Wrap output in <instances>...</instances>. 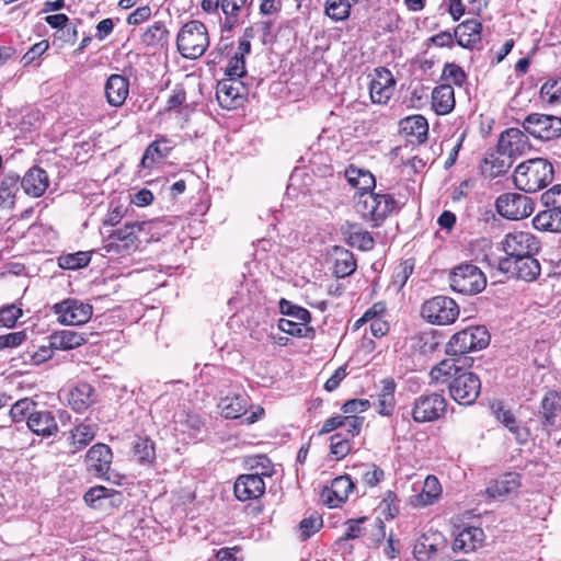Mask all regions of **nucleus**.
Returning a JSON list of instances; mask_svg holds the SVG:
<instances>
[{"label": "nucleus", "instance_id": "obj_62", "mask_svg": "<svg viewBox=\"0 0 561 561\" xmlns=\"http://www.w3.org/2000/svg\"><path fill=\"white\" fill-rule=\"evenodd\" d=\"M252 37L253 30L251 27L245 28L243 36L239 38L238 48L234 53L236 56L244 59L245 55L250 54Z\"/></svg>", "mask_w": 561, "mask_h": 561}, {"label": "nucleus", "instance_id": "obj_39", "mask_svg": "<svg viewBox=\"0 0 561 561\" xmlns=\"http://www.w3.org/2000/svg\"><path fill=\"white\" fill-rule=\"evenodd\" d=\"M381 390L378 396V412L381 415H390L394 409L396 383L392 379L381 381Z\"/></svg>", "mask_w": 561, "mask_h": 561}, {"label": "nucleus", "instance_id": "obj_21", "mask_svg": "<svg viewBox=\"0 0 561 561\" xmlns=\"http://www.w3.org/2000/svg\"><path fill=\"white\" fill-rule=\"evenodd\" d=\"M527 146V137L520 129L508 128L502 133L499 139L497 153L515 158L520 156L526 150Z\"/></svg>", "mask_w": 561, "mask_h": 561}, {"label": "nucleus", "instance_id": "obj_54", "mask_svg": "<svg viewBox=\"0 0 561 561\" xmlns=\"http://www.w3.org/2000/svg\"><path fill=\"white\" fill-rule=\"evenodd\" d=\"M370 408L367 399H351L342 405L343 415H358Z\"/></svg>", "mask_w": 561, "mask_h": 561}, {"label": "nucleus", "instance_id": "obj_18", "mask_svg": "<svg viewBox=\"0 0 561 561\" xmlns=\"http://www.w3.org/2000/svg\"><path fill=\"white\" fill-rule=\"evenodd\" d=\"M244 87L238 80L222 79L218 82L216 98L219 105L226 110H233L242 105Z\"/></svg>", "mask_w": 561, "mask_h": 561}, {"label": "nucleus", "instance_id": "obj_52", "mask_svg": "<svg viewBox=\"0 0 561 561\" xmlns=\"http://www.w3.org/2000/svg\"><path fill=\"white\" fill-rule=\"evenodd\" d=\"M245 60L233 55L226 67L227 79L238 80L245 75Z\"/></svg>", "mask_w": 561, "mask_h": 561}, {"label": "nucleus", "instance_id": "obj_64", "mask_svg": "<svg viewBox=\"0 0 561 561\" xmlns=\"http://www.w3.org/2000/svg\"><path fill=\"white\" fill-rule=\"evenodd\" d=\"M151 15V9L148 5L139 7L131 12L127 18V23L130 25H138L147 21Z\"/></svg>", "mask_w": 561, "mask_h": 561}, {"label": "nucleus", "instance_id": "obj_16", "mask_svg": "<svg viewBox=\"0 0 561 561\" xmlns=\"http://www.w3.org/2000/svg\"><path fill=\"white\" fill-rule=\"evenodd\" d=\"M113 454L105 444L93 445L85 455V466L89 472L101 479L108 480L107 473L112 465Z\"/></svg>", "mask_w": 561, "mask_h": 561}, {"label": "nucleus", "instance_id": "obj_24", "mask_svg": "<svg viewBox=\"0 0 561 561\" xmlns=\"http://www.w3.org/2000/svg\"><path fill=\"white\" fill-rule=\"evenodd\" d=\"M536 254H528L523 257H517L512 260L511 270H506L511 272L512 275L518 279H523L526 282H533L540 275V264L537 259H535Z\"/></svg>", "mask_w": 561, "mask_h": 561}, {"label": "nucleus", "instance_id": "obj_23", "mask_svg": "<svg viewBox=\"0 0 561 561\" xmlns=\"http://www.w3.org/2000/svg\"><path fill=\"white\" fill-rule=\"evenodd\" d=\"M49 185L47 172L38 167L31 168L21 180L24 192L33 197L42 196Z\"/></svg>", "mask_w": 561, "mask_h": 561}, {"label": "nucleus", "instance_id": "obj_53", "mask_svg": "<svg viewBox=\"0 0 561 561\" xmlns=\"http://www.w3.org/2000/svg\"><path fill=\"white\" fill-rule=\"evenodd\" d=\"M350 451L351 444L348 439L343 438L340 434L331 436V454L334 455L336 459L344 458Z\"/></svg>", "mask_w": 561, "mask_h": 561}, {"label": "nucleus", "instance_id": "obj_7", "mask_svg": "<svg viewBox=\"0 0 561 561\" xmlns=\"http://www.w3.org/2000/svg\"><path fill=\"white\" fill-rule=\"evenodd\" d=\"M396 206L397 202L389 194L362 192L355 207L364 219L373 221L374 226H378L394 210Z\"/></svg>", "mask_w": 561, "mask_h": 561}, {"label": "nucleus", "instance_id": "obj_12", "mask_svg": "<svg viewBox=\"0 0 561 561\" xmlns=\"http://www.w3.org/2000/svg\"><path fill=\"white\" fill-rule=\"evenodd\" d=\"M495 207L502 217L518 220L533 214L534 202L519 193H505L496 198Z\"/></svg>", "mask_w": 561, "mask_h": 561}, {"label": "nucleus", "instance_id": "obj_46", "mask_svg": "<svg viewBox=\"0 0 561 561\" xmlns=\"http://www.w3.org/2000/svg\"><path fill=\"white\" fill-rule=\"evenodd\" d=\"M540 94L543 100L554 104L561 101V78L549 79L541 87Z\"/></svg>", "mask_w": 561, "mask_h": 561}, {"label": "nucleus", "instance_id": "obj_50", "mask_svg": "<svg viewBox=\"0 0 561 561\" xmlns=\"http://www.w3.org/2000/svg\"><path fill=\"white\" fill-rule=\"evenodd\" d=\"M89 262L90 255L88 252H77L64 256L60 266L64 268L76 270L87 266Z\"/></svg>", "mask_w": 561, "mask_h": 561}, {"label": "nucleus", "instance_id": "obj_3", "mask_svg": "<svg viewBox=\"0 0 561 561\" xmlns=\"http://www.w3.org/2000/svg\"><path fill=\"white\" fill-rule=\"evenodd\" d=\"M208 46V31L201 21H188L180 28L176 36V47L184 58L197 59L205 54Z\"/></svg>", "mask_w": 561, "mask_h": 561}, {"label": "nucleus", "instance_id": "obj_47", "mask_svg": "<svg viewBox=\"0 0 561 561\" xmlns=\"http://www.w3.org/2000/svg\"><path fill=\"white\" fill-rule=\"evenodd\" d=\"M440 484L438 479L434 476H427L424 480L421 496L424 499V504H432L440 494Z\"/></svg>", "mask_w": 561, "mask_h": 561}, {"label": "nucleus", "instance_id": "obj_59", "mask_svg": "<svg viewBox=\"0 0 561 561\" xmlns=\"http://www.w3.org/2000/svg\"><path fill=\"white\" fill-rule=\"evenodd\" d=\"M541 202L547 207L561 209V185H554L541 195Z\"/></svg>", "mask_w": 561, "mask_h": 561}, {"label": "nucleus", "instance_id": "obj_43", "mask_svg": "<svg viewBox=\"0 0 561 561\" xmlns=\"http://www.w3.org/2000/svg\"><path fill=\"white\" fill-rule=\"evenodd\" d=\"M36 411V403L28 399L24 398L16 401L10 409V416L13 422L18 423L23 421L24 419L28 420V415Z\"/></svg>", "mask_w": 561, "mask_h": 561}, {"label": "nucleus", "instance_id": "obj_55", "mask_svg": "<svg viewBox=\"0 0 561 561\" xmlns=\"http://www.w3.org/2000/svg\"><path fill=\"white\" fill-rule=\"evenodd\" d=\"M248 0H227L225 7L226 24L232 27L237 23V18L241 9L245 5Z\"/></svg>", "mask_w": 561, "mask_h": 561}, {"label": "nucleus", "instance_id": "obj_44", "mask_svg": "<svg viewBox=\"0 0 561 561\" xmlns=\"http://www.w3.org/2000/svg\"><path fill=\"white\" fill-rule=\"evenodd\" d=\"M351 5L342 0H327L325 14L333 21H343L350 16Z\"/></svg>", "mask_w": 561, "mask_h": 561}, {"label": "nucleus", "instance_id": "obj_10", "mask_svg": "<svg viewBox=\"0 0 561 561\" xmlns=\"http://www.w3.org/2000/svg\"><path fill=\"white\" fill-rule=\"evenodd\" d=\"M51 310L58 317V322L64 325L84 324L90 320L93 313L91 305L73 298H68L55 304Z\"/></svg>", "mask_w": 561, "mask_h": 561}, {"label": "nucleus", "instance_id": "obj_37", "mask_svg": "<svg viewBox=\"0 0 561 561\" xmlns=\"http://www.w3.org/2000/svg\"><path fill=\"white\" fill-rule=\"evenodd\" d=\"M248 398L241 394L227 396L220 400L219 409L226 419H237L247 412Z\"/></svg>", "mask_w": 561, "mask_h": 561}, {"label": "nucleus", "instance_id": "obj_15", "mask_svg": "<svg viewBox=\"0 0 561 561\" xmlns=\"http://www.w3.org/2000/svg\"><path fill=\"white\" fill-rule=\"evenodd\" d=\"M396 80L391 71L385 67L375 69L369 84V94L373 103L386 104L394 92Z\"/></svg>", "mask_w": 561, "mask_h": 561}, {"label": "nucleus", "instance_id": "obj_51", "mask_svg": "<svg viewBox=\"0 0 561 561\" xmlns=\"http://www.w3.org/2000/svg\"><path fill=\"white\" fill-rule=\"evenodd\" d=\"M322 518L318 514H312L311 516L304 518L299 524L302 538L307 539L311 535L316 534L322 527Z\"/></svg>", "mask_w": 561, "mask_h": 561}, {"label": "nucleus", "instance_id": "obj_33", "mask_svg": "<svg viewBox=\"0 0 561 561\" xmlns=\"http://www.w3.org/2000/svg\"><path fill=\"white\" fill-rule=\"evenodd\" d=\"M20 190V175L13 172L2 176L0 182V207L12 208Z\"/></svg>", "mask_w": 561, "mask_h": 561}, {"label": "nucleus", "instance_id": "obj_28", "mask_svg": "<svg viewBox=\"0 0 561 561\" xmlns=\"http://www.w3.org/2000/svg\"><path fill=\"white\" fill-rule=\"evenodd\" d=\"M455 37L459 46L473 48L481 39V23L477 20H467L455 30Z\"/></svg>", "mask_w": 561, "mask_h": 561}, {"label": "nucleus", "instance_id": "obj_61", "mask_svg": "<svg viewBox=\"0 0 561 561\" xmlns=\"http://www.w3.org/2000/svg\"><path fill=\"white\" fill-rule=\"evenodd\" d=\"M350 238L352 243L362 250H370L375 243L374 238L367 231L353 232Z\"/></svg>", "mask_w": 561, "mask_h": 561}, {"label": "nucleus", "instance_id": "obj_63", "mask_svg": "<svg viewBox=\"0 0 561 561\" xmlns=\"http://www.w3.org/2000/svg\"><path fill=\"white\" fill-rule=\"evenodd\" d=\"M53 350H55L50 344L47 346H41L37 351L30 353V362L33 365H39L42 363H45L46 360L50 359L53 356Z\"/></svg>", "mask_w": 561, "mask_h": 561}, {"label": "nucleus", "instance_id": "obj_58", "mask_svg": "<svg viewBox=\"0 0 561 561\" xmlns=\"http://www.w3.org/2000/svg\"><path fill=\"white\" fill-rule=\"evenodd\" d=\"M25 340L26 333L24 331L0 335V350L20 346Z\"/></svg>", "mask_w": 561, "mask_h": 561}, {"label": "nucleus", "instance_id": "obj_20", "mask_svg": "<svg viewBox=\"0 0 561 561\" xmlns=\"http://www.w3.org/2000/svg\"><path fill=\"white\" fill-rule=\"evenodd\" d=\"M354 483L348 476H340L332 480L331 485L321 492L323 503L330 507H339L353 491Z\"/></svg>", "mask_w": 561, "mask_h": 561}, {"label": "nucleus", "instance_id": "obj_56", "mask_svg": "<svg viewBox=\"0 0 561 561\" xmlns=\"http://www.w3.org/2000/svg\"><path fill=\"white\" fill-rule=\"evenodd\" d=\"M442 78L451 81L456 85H461L466 79V75L459 66L446 64L443 69Z\"/></svg>", "mask_w": 561, "mask_h": 561}, {"label": "nucleus", "instance_id": "obj_45", "mask_svg": "<svg viewBox=\"0 0 561 561\" xmlns=\"http://www.w3.org/2000/svg\"><path fill=\"white\" fill-rule=\"evenodd\" d=\"M118 494L114 490L107 489L102 485L93 486L87 491L84 494V501L93 506V507H100L102 505V501L105 499H108L113 495Z\"/></svg>", "mask_w": 561, "mask_h": 561}, {"label": "nucleus", "instance_id": "obj_25", "mask_svg": "<svg viewBox=\"0 0 561 561\" xmlns=\"http://www.w3.org/2000/svg\"><path fill=\"white\" fill-rule=\"evenodd\" d=\"M27 427L36 435L50 436L57 433V422L49 411L39 410L28 415Z\"/></svg>", "mask_w": 561, "mask_h": 561}, {"label": "nucleus", "instance_id": "obj_13", "mask_svg": "<svg viewBox=\"0 0 561 561\" xmlns=\"http://www.w3.org/2000/svg\"><path fill=\"white\" fill-rule=\"evenodd\" d=\"M522 126L538 139L550 140L561 136V118L557 116L533 113L525 117Z\"/></svg>", "mask_w": 561, "mask_h": 561}, {"label": "nucleus", "instance_id": "obj_27", "mask_svg": "<svg viewBox=\"0 0 561 561\" xmlns=\"http://www.w3.org/2000/svg\"><path fill=\"white\" fill-rule=\"evenodd\" d=\"M98 425L90 422H81L70 431V453L76 454L85 448L95 437Z\"/></svg>", "mask_w": 561, "mask_h": 561}, {"label": "nucleus", "instance_id": "obj_38", "mask_svg": "<svg viewBox=\"0 0 561 561\" xmlns=\"http://www.w3.org/2000/svg\"><path fill=\"white\" fill-rule=\"evenodd\" d=\"M172 147L169 145L167 138H160L151 142L141 158V165L144 168H151L158 160L165 158L171 151Z\"/></svg>", "mask_w": 561, "mask_h": 561}, {"label": "nucleus", "instance_id": "obj_8", "mask_svg": "<svg viewBox=\"0 0 561 561\" xmlns=\"http://www.w3.org/2000/svg\"><path fill=\"white\" fill-rule=\"evenodd\" d=\"M421 316L432 324L446 325L456 321L459 307L450 297L435 296L422 305Z\"/></svg>", "mask_w": 561, "mask_h": 561}, {"label": "nucleus", "instance_id": "obj_19", "mask_svg": "<svg viewBox=\"0 0 561 561\" xmlns=\"http://www.w3.org/2000/svg\"><path fill=\"white\" fill-rule=\"evenodd\" d=\"M234 495L239 501L256 500L265 492V483L259 473L242 474L234 482Z\"/></svg>", "mask_w": 561, "mask_h": 561}, {"label": "nucleus", "instance_id": "obj_57", "mask_svg": "<svg viewBox=\"0 0 561 561\" xmlns=\"http://www.w3.org/2000/svg\"><path fill=\"white\" fill-rule=\"evenodd\" d=\"M364 420V416L360 415H342V427L352 437L357 436L362 431Z\"/></svg>", "mask_w": 561, "mask_h": 561}, {"label": "nucleus", "instance_id": "obj_29", "mask_svg": "<svg viewBox=\"0 0 561 561\" xmlns=\"http://www.w3.org/2000/svg\"><path fill=\"white\" fill-rule=\"evenodd\" d=\"M129 92L128 80L121 75H112L105 84V95L112 106H121Z\"/></svg>", "mask_w": 561, "mask_h": 561}, {"label": "nucleus", "instance_id": "obj_2", "mask_svg": "<svg viewBox=\"0 0 561 561\" xmlns=\"http://www.w3.org/2000/svg\"><path fill=\"white\" fill-rule=\"evenodd\" d=\"M553 179V167L543 158H534L517 165L514 184L524 192L533 193L546 187Z\"/></svg>", "mask_w": 561, "mask_h": 561}, {"label": "nucleus", "instance_id": "obj_42", "mask_svg": "<svg viewBox=\"0 0 561 561\" xmlns=\"http://www.w3.org/2000/svg\"><path fill=\"white\" fill-rule=\"evenodd\" d=\"M134 457L140 463H150L156 458L154 444L149 438H139L134 445Z\"/></svg>", "mask_w": 561, "mask_h": 561}, {"label": "nucleus", "instance_id": "obj_14", "mask_svg": "<svg viewBox=\"0 0 561 561\" xmlns=\"http://www.w3.org/2000/svg\"><path fill=\"white\" fill-rule=\"evenodd\" d=\"M141 230V224L130 222L124 227L113 230L104 240L103 249L107 253L123 254L136 248L138 240L137 231Z\"/></svg>", "mask_w": 561, "mask_h": 561}, {"label": "nucleus", "instance_id": "obj_60", "mask_svg": "<svg viewBox=\"0 0 561 561\" xmlns=\"http://www.w3.org/2000/svg\"><path fill=\"white\" fill-rule=\"evenodd\" d=\"M49 47L47 41H41L34 44L22 57L24 66L31 65L35 59L41 57Z\"/></svg>", "mask_w": 561, "mask_h": 561}, {"label": "nucleus", "instance_id": "obj_1", "mask_svg": "<svg viewBox=\"0 0 561 561\" xmlns=\"http://www.w3.org/2000/svg\"><path fill=\"white\" fill-rule=\"evenodd\" d=\"M457 358H445L435 365L431 371V381L435 385L448 383L450 397L459 404L471 405L481 391L480 378L456 363Z\"/></svg>", "mask_w": 561, "mask_h": 561}, {"label": "nucleus", "instance_id": "obj_22", "mask_svg": "<svg viewBox=\"0 0 561 561\" xmlns=\"http://www.w3.org/2000/svg\"><path fill=\"white\" fill-rule=\"evenodd\" d=\"M485 535L483 529L479 527H466L458 533L454 542L453 550L455 552L469 553L482 547Z\"/></svg>", "mask_w": 561, "mask_h": 561}, {"label": "nucleus", "instance_id": "obj_26", "mask_svg": "<svg viewBox=\"0 0 561 561\" xmlns=\"http://www.w3.org/2000/svg\"><path fill=\"white\" fill-rule=\"evenodd\" d=\"M520 485V477L516 472H507L492 481L486 488V493L493 499H503L517 491Z\"/></svg>", "mask_w": 561, "mask_h": 561}, {"label": "nucleus", "instance_id": "obj_40", "mask_svg": "<svg viewBox=\"0 0 561 561\" xmlns=\"http://www.w3.org/2000/svg\"><path fill=\"white\" fill-rule=\"evenodd\" d=\"M356 268L353 253L345 249L335 250L334 273L337 277H346Z\"/></svg>", "mask_w": 561, "mask_h": 561}, {"label": "nucleus", "instance_id": "obj_11", "mask_svg": "<svg viewBox=\"0 0 561 561\" xmlns=\"http://www.w3.org/2000/svg\"><path fill=\"white\" fill-rule=\"evenodd\" d=\"M446 409L447 401L443 394H423L413 403L412 417L416 423L434 422L445 414Z\"/></svg>", "mask_w": 561, "mask_h": 561}, {"label": "nucleus", "instance_id": "obj_48", "mask_svg": "<svg viewBox=\"0 0 561 561\" xmlns=\"http://www.w3.org/2000/svg\"><path fill=\"white\" fill-rule=\"evenodd\" d=\"M167 35L168 31L163 23L156 22L142 34V42L148 46L156 45L157 43L163 41Z\"/></svg>", "mask_w": 561, "mask_h": 561}, {"label": "nucleus", "instance_id": "obj_34", "mask_svg": "<svg viewBox=\"0 0 561 561\" xmlns=\"http://www.w3.org/2000/svg\"><path fill=\"white\" fill-rule=\"evenodd\" d=\"M400 130L407 136L415 137L422 144L427 139L428 123L422 115L408 116L400 121Z\"/></svg>", "mask_w": 561, "mask_h": 561}, {"label": "nucleus", "instance_id": "obj_6", "mask_svg": "<svg viewBox=\"0 0 561 561\" xmlns=\"http://www.w3.org/2000/svg\"><path fill=\"white\" fill-rule=\"evenodd\" d=\"M279 311L282 314L290 318L278 320V329L282 332L298 337H314V329L309 327L311 314L306 308L296 306L283 298L279 300Z\"/></svg>", "mask_w": 561, "mask_h": 561}, {"label": "nucleus", "instance_id": "obj_49", "mask_svg": "<svg viewBox=\"0 0 561 561\" xmlns=\"http://www.w3.org/2000/svg\"><path fill=\"white\" fill-rule=\"evenodd\" d=\"M22 314V310L15 305L3 307L0 310V327L13 328Z\"/></svg>", "mask_w": 561, "mask_h": 561}, {"label": "nucleus", "instance_id": "obj_35", "mask_svg": "<svg viewBox=\"0 0 561 561\" xmlns=\"http://www.w3.org/2000/svg\"><path fill=\"white\" fill-rule=\"evenodd\" d=\"M534 227L540 231L561 232V209L548 207L538 213L533 219Z\"/></svg>", "mask_w": 561, "mask_h": 561}, {"label": "nucleus", "instance_id": "obj_30", "mask_svg": "<svg viewBox=\"0 0 561 561\" xmlns=\"http://www.w3.org/2000/svg\"><path fill=\"white\" fill-rule=\"evenodd\" d=\"M432 106L436 114H449L455 107V92L449 83L434 88L432 92Z\"/></svg>", "mask_w": 561, "mask_h": 561}, {"label": "nucleus", "instance_id": "obj_9", "mask_svg": "<svg viewBox=\"0 0 561 561\" xmlns=\"http://www.w3.org/2000/svg\"><path fill=\"white\" fill-rule=\"evenodd\" d=\"M453 290L463 295H474L484 289L486 279L476 265L461 264L455 267L449 276Z\"/></svg>", "mask_w": 561, "mask_h": 561}, {"label": "nucleus", "instance_id": "obj_31", "mask_svg": "<svg viewBox=\"0 0 561 561\" xmlns=\"http://www.w3.org/2000/svg\"><path fill=\"white\" fill-rule=\"evenodd\" d=\"M50 345L55 350L68 351L77 348L87 343L88 339L84 333H79L73 330H60L51 333Z\"/></svg>", "mask_w": 561, "mask_h": 561}, {"label": "nucleus", "instance_id": "obj_36", "mask_svg": "<svg viewBox=\"0 0 561 561\" xmlns=\"http://www.w3.org/2000/svg\"><path fill=\"white\" fill-rule=\"evenodd\" d=\"M561 414V394L556 391L548 392L541 401L542 425L551 427L556 419Z\"/></svg>", "mask_w": 561, "mask_h": 561}, {"label": "nucleus", "instance_id": "obj_5", "mask_svg": "<svg viewBox=\"0 0 561 561\" xmlns=\"http://www.w3.org/2000/svg\"><path fill=\"white\" fill-rule=\"evenodd\" d=\"M489 343L490 334L485 327H469L451 336L446 346V354L459 360L467 353L482 350Z\"/></svg>", "mask_w": 561, "mask_h": 561}, {"label": "nucleus", "instance_id": "obj_4", "mask_svg": "<svg viewBox=\"0 0 561 561\" xmlns=\"http://www.w3.org/2000/svg\"><path fill=\"white\" fill-rule=\"evenodd\" d=\"M501 248L507 257L500 262V267L511 270L512 260L528 254H537L540 250V241L528 230H513L504 236Z\"/></svg>", "mask_w": 561, "mask_h": 561}, {"label": "nucleus", "instance_id": "obj_32", "mask_svg": "<svg viewBox=\"0 0 561 561\" xmlns=\"http://www.w3.org/2000/svg\"><path fill=\"white\" fill-rule=\"evenodd\" d=\"M94 389L87 382H81L68 393V403L77 412L87 410L93 402Z\"/></svg>", "mask_w": 561, "mask_h": 561}, {"label": "nucleus", "instance_id": "obj_17", "mask_svg": "<svg viewBox=\"0 0 561 561\" xmlns=\"http://www.w3.org/2000/svg\"><path fill=\"white\" fill-rule=\"evenodd\" d=\"M446 546V539L442 533L428 530L417 538L413 554L417 561H430Z\"/></svg>", "mask_w": 561, "mask_h": 561}, {"label": "nucleus", "instance_id": "obj_41", "mask_svg": "<svg viewBox=\"0 0 561 561\" xmlns=\"http://www.w3.org/2000/svg\"><path fill=\"white\" fill-rule=\"evenodd\" d=\"M356 473L368 486L377 485L385 477L383 470L375 463H360L356 466Z\"/></svg>", "mask_w": 561, "mask_h": 561}]
</instances>
